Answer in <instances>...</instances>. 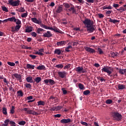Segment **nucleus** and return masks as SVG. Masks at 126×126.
Listing matches in <instances>:
<instances>
[{"label":"nucleus","instance_id":"4be33fe9","mask_svg":"<svg viewBox=\"0 0 126 126\" xmlns=\"http://www.w3.org/2000/svg\"><path fill=\"white\" fill-rule=\"evenodd\" d=\"M24 94L23 92H22V90H19L17 91V96L20 97H23Z\"/></svg>","mask_w":126,"mask_h":126},{"label":"nucleus","instance_id":"4468645a","mask_svg":"<svg viewBox=\"0 0 126 126\" xmlns=\"http://www.w3.org/2000/svg\"><path fill=\"white\" fill-rule=\"evenodd\" d=\"M65 44H67V42H65V41H60L57 42L56 45L59 46H61L65 45Z\"/></svg>","mask_w":126,"mask_h":126},{"label":"nucleus","instance_id":"0e129e2a","mask_svg":"<svg viewBox=\"0 0 126 126\" xmlns=\"http://www.w3.org/2000/svg\"><path fill=\"white\" fill-rule=\"evenodd\" d=\"M99 18H103L104 17V15L103 14L99 13L98 14Z\"/></svg>","mask_w":126,"mask_h":126},{"label":"nucleus","instance_id":"09e8293b","mask_svg":"<svg viewBox=\"0 0 126 126\" xmlns=\"http://www.w3.org/2000/svg\"><path fill=\"white\" fill-rule=\"evenodd\" d=\"M18 125L20 126H24V125H26V121H22L18 122Z\"/></svg>","mask_w":126,"mask_h":126},{"label":"nucleus","instance_id":"cd10ccee","mask_svg":"<svg viewBox=\"0 0 126 126\" xmlns=\"http://www.w3.org/2000/svg\"><path fill=\"white\" fill-rule=\"evenodd\" d=\"M17 11L18 12H25V9H24V7H21L17 9Z\"/></svg>","mask_w":126,"mask_h":126},{"label":"nucleus","instance_id":"338daca9","mask_svg":"<svg viewBox=\"0 0 126 126\" xmlns=\"http://www.w3.org/2000/svg\"><path fill=\"white\" fill-rule=\"evenodd\" d=\"M113 7L117 8V7H119V6H120V5H119V4L114 3L113 4Z\"/></svg>","mask_w":126,"mask_h":126},{"label":"nucleus","instance_id":"13d9d810","mask_svg":"<svg viewBox=\"0 0 126 126\" xmlns=\"http://www.w3.org/2000/svg\"><path fill=\"white\" fill-rule=\"evenodd\" d=\"M69 67H70V65L69 64H68L67 65L64 66V67H63V69H66L69 68Z\"/></svg>","mask_w":126,"mask_h":126},{"label":"nucleus","instance_id":"1a4fd4ad","mask_svg":"<svg viewBox=\"0 0 126 126\" xmlns=\"http://www.w3.org/2000/svg\"><path fill=\"white\" fill-rule=\"evenodd\" d=\"M60 123L62 124H67L72 123V121L70 120V119H62L61 121H60Z\"/></svg>","mask_w":126,"mask_h":126},{"label":"nucleus","instance_id":"c03bdc74","mask_svg":"<svg viewBox=\"0 0 126 126\" xmlns=\"http://www.w3.org/2000/svg\"><path fill=\"white\" fill-rule=\"evenodd\" d=\"M61 90L62 91L63 95L67 94V90H65L64 88H62Z\"/></svg>","mask_w":126,"mask_h":126},{"label":"nucleus","instance_id":"a18cd8bd","mask_svg":"<svg viewBox=\"0 0 126 126\" xmlns=\"http://www.w3.org/2000/svg\"><path fill=\"white\" fill-rule=\"evenodd\" d=\"M97 79L98 80H100V81H101V82L106 81V80L103 79V77H97Z\"/></svg>","mask_w":126,"mask_h":126},{"label":"nucleus","instance_id":"473e14b6","mask_svg":"<svg viewBox=\"0 0 126 126\" xmlns=\"http://www.w3.org/2000/svg\"><path fill=\"white\" fill-rule=\"evenodd\" d=\"M8 19H9V21H10V22L14 21V22H16V18H15V17L8 18Z\"/></svg>","mask_w":126,"mask_h":126},{"label":"nucleus","instance_id":"58836bf2","mask_svg":"<svg viewBox=\"0 0 126 126\" xmlns=\"http://www.w3.org/2000/svg\"><path fill=\"white\" fill-rule=\"evenodd\" d=\"M113 103V101L111 99H107L105 101L106 104H111Z\"/></svg>","mask_w":126,"mask_h":126},{"label":"nucleus","instance_id":"4c0bfd02","mask_svg":"<svg viewBox=\"0 0 126 126\" xmlns=\"http://www.w3.org/2000/svg\"><path fill=\"white\" fill-rule=\"evenodd\" d=\"M45 105V102L43 101H38V106H44Z\"/></svg>","mask_w":126,"mask_h":126},{"label":"nucleus","instance_id":"5701e85b","mask_svg":"<svg viewBox=\"0 0 126 126\" xmlns=\"http://www.w3.org/2000/svg\"><path fill=\"white\" fill-rule=\"evenodd\" d=\"M54 53L57 54V55H62L63 52L60 51V49H57L55 50Z\"/></svg>","mask_w":126,"mask_h":126},{"label":"nucleus","instance_id":"423d86ee","mask_svg":"<svg viewBox=\"0 0 126 126\" xmlns=\"http://www.w3.org/2000/svg\"><path fill=\"white\" fill-rule=\"evenodd\" d=\"M23 111L27 112V114H28L29 115H33L34 116H37L39 115L38 113H37L32 110H29V108H23Z\"/></svg>","mask_w":126,"mask_h":126},{"label":"nucleus","instance_id":"b1692460","mask_svg":"<svg viewBox=\"0 0 126 126\" xmlns=\"http://www.w3.org/2000/svg\"><path fill=\"white\" fill-rule=\"evenodd\" d=\"M91 92L89 90H85L83 92V94L85 96H87L89 94H90Z\"/></svg>","mask_w":126,"mask_h":126},{"label":"nucleus","instance_id":"bb28decb","mask_svg":"<svg viewBox=\"0 0 126 126\" xmlns=\"http://www.w3.org/2000/svg\"><path fill=\"white\" fill-rule=\"evenodd\" d=\"M124 89H125V85L121 84L118 85V89L119 90H124Z\"/></svg>","mask_w":126,"mask_h":126},{"label":"nucleus","instance_id":"a19ab883","mask_svg":"<svg viewBox=\"0 0 126 126\" xmlns=\"http://www.w3.org/2000/svg\"><path fill=\"white\" fill-rule=\"evenodd\" d=\"M2 8V10H3V11H5V12H8V9H7V8L5 6H2L1 7Z\"/></svg>","mask_w":126,"mask_h":126},{"label":"nucleus","instance_id":"79ce46f5","mask_svg":"<svg viewBox=\"0 0 126 126\" xmlns=\"http://www.w3.org/2000/svg\"><path fill=\"white\" fill-rule=\"evenodd\" d=\"M28 16V13H27V11H26V13H23L21 15V17L23 18L24 17H27Z\"/></svg>","mask_w":126,"mask_h":126},{"label":"nucleus","instance_id":"6ab92c4d","mask_svg":"<svg viewBox=\"0 0 126 126\" xmlns=\"http://www.w3.org/2000/svg\"><path fill=\"white\" fill-rule=\"evenodd\" d=\"M40 81H41V78L40 77H36L35 79H34V82H35L36 84L39 83Z\"/></svg>","mask_w":126,"mask_h":126},{"label":"nucleus","instance_id":"5fc2aeb1","mask_svg":"<svg viewBox=\"0 0 126 126\" xmlns=\"http://www.w3.org/2000/svg\"><path fill=\"white\" fill-rule=\"evenodd\" d=\"M50 111H60V110H57V108H56V107H52L51 109H50Z\"/></svg>","mask_w":126,"mask_h":126},{"label":"nucleus","instance_id":"c9c22d12","mask_svg":"<svg viewBox=\"0 0 126 126\" xmlns=\"http://www.w3.org/2000/svg\"><path fill=\"white\" fill-rule=\"evenodd\" d=\"M113 7L111 6V5H109L108 6H104L102 7V9L104 10V9H112Z\"/></svg>","mask_w":126,"mask_h":126},{"label":"nucleus","instance_id":"de8ad7c7","mask_svg":"<svg viewBox=\"0 0 126 126\" xmlns=\"http://www.w3.org/2000/svg\"><path fill=\"white\" fill-rule=\"evenodd\" d=\"M16 22V24H17V25H20L21 24V21L18 19H16V22Z\"/></svg>","mask_w":126,"mask_h":126},{"label":"nucleus","instance_id":"864d4df0","mask_svg":"<svg viewBox=\"0 0 126 126\" xmlns=\"http://www.w3.org/2000/svg\"><path fill=\"white\" fill-rule=\"evenodd\" d=\"M10 111V113L13 114L14 113V106H12V107H11V109Z\"/></svg>","mask_w":126,"mask_h":126},{"label":"nucleus","instance_id":"bf43d9fd","mask_svg":"<svg viewBox=\"0 0 126 126\" xmlns=\"http://www.w3.org/2000/svg\"><path fill=\"white\" fill-rule=\"evenodd\" d=\"M29 57L32 58V59L34 60L36 56L33 55H29Z\"/></svg>","mask_w":126,"mask_h":126},{"label":"nucleus","instance_id":"603ef678","mask_svg":"<svg viewBox=\"0 0 126 126\" xmlns=\"http://www.w3.org/2000/svg\"><path fill=\"white\" fill-rule=\"evenodd\" d=\"M70 45H72V46H75L78 45V42H70Z\"/></svg>","mask_w":126,"mask_h":126},{"label":"nucleus","instance_id":"c85d7f7f","mask_svg":"<svg viewBox=\"0 0 126 126\" xmlns=\"http://www.w3.org/2000/svg\"><path fill=\"white\" fill-rule=\"evenodd\" d=\"M83 70H84L82 67H78L75 68V71H77L78 72H80V71Z\"/></svg>","mask_w":126,"mask_h":126},{"label":"nucleus","instance_id":"0eeeda50","mask_svg":"<svg viewBox=\"0 0 126 126\" xmlns=\"http://www.w3.org/2000/svg\"><path fill=\"white\" fill-rule=\"evenodd\" d=\"M57 74L59 75V77L61 79L65 78V77L67 76V72L64 71H58Z\"/></svg>","mask_w":126,"mask_h":126},{"label":"nucleus","instance_id":"ddd939ff","mask_svg":"<svg viewBox=\"0 0 126 126\" xmlns=\"http://www.w3.org/2000/svg\"><path fill=\"white\" fill-rule=\"evenodd\" d=\"M26 81H27V82L29 83H34V81L33 80V77H32L31 76L27 77V78H26Z\"/></svg>","mask_w":126,"mask_h":126},{"label":"nucleus","instance_id":"dca6fc26","mask_svg":"<svg viewBox=\"0 0 126 126\" xmlns=\"http://www.w3.org/2000/svg\"><path fill=\"white\" fill-rule=\"evenodd\" d=\"M26 67L27 69H34V68H35V66L34 65H32L31 64H27L26 65Z\"/></svg>","mask_w":126,"mask_h":126},{"label":"nucleus","instance_id":"72a5a7b5","mask_svg":"<svg viewBox=\"0 0 126 126\" xmlns=\"http://www.w3.org/2000/svg\"><path fill=\"white\" fill-rule=\"evenodd\" d=\"M112 10H108L105 12L106 16H111V13H112Z\"/></svg>","mask_w":126,"mask_h":126},{"label":"nucleus","instance_id":"f257e3e1","mask_svg":"<svg viewBox=\"0 0 126 126\" xmlns=\"http://www.w3.org/2000/svg\"><path fill=\"white\" fill-rule=\"evenodd\" d=\"M31 21L33 23H35L36 24H39L40 25V27H42V28H44V29L52 30V31H54L55 32H60V31L58 30V28H57L56 27H54V28H53L52 27L47 26L42 24L41 19L38 18V19H37L36 18L34 17L31 18Z\"/></svg>","mask_w":126,"mask_h":126},{"label":"nucleus","instance_id":"6e6d98bb","mask_svg":"<svg viewBox=\"0 0 126 126\" xmlns=\"http://www.w3.org/2000/svg\"><path fill=\"white\" fill-rule=\"evenodd\" d=\"M7 64L10 66H14V63L10 62H7Z\"/></svg>","mask_w":126,"mask_h":126},{"label":"nucleus","instance_id":"3c124183","mask_svg":"<svg viewBox=\"0 0 126 126\" xmlns=\"http://www.w3.org/2000/svg\"><path fill=\"white\" fill-rule=\"evenodd\" d=\"M25 86L27 89H31V88H32V85L31 84L27 83L26 84Z\"/></svg>","mask_w":126,"mask_h":126},{"label":"nucleus","instance_id":"2f4dec72","mask_svg":"<svg viewBox=\"0 0 126 126\" xmlns=\"http://www.w3.org/2000/svg\"><path fill=\"white\" fill-rule=\"evenodd\" d=\"M119 74L123 75L126 72V69H119Z\"/></svg>","mask_w":126,"mask_h":126},{"label":"nucleus","instance_id":"6e6552de","mask_svg":"<svg viewBox=\"0 0 126 126\" xmlns=\"http://www.w3.org/2000/svg\"><path fill=\"white\" fill-rule=\"evenodd\" d=\"M84 49H85V51L87 52L88 53H90V54H94L95 52V49L87 46L84 47Z\"/></svg>","mask_w":126,"mask_h":126},{"label":"nucleus","instance_id":"a878e982","mask_svg":"<svg viewBox=\"0 0 126 126\" xmlns=\"http://www.w3.org/2000/svg\"><path fill=\"white\" fill-rule=\"evenodd\" d=\"M45 69V66L43 65H39L38 67H36V69L39 70H42Z\"/></svg>","mask_w":126,"mask_h":126},{"label":"nucleus","instance_id":"412c9836","mask_svg":"<svg viewBox=\"0 0 126 126\" xmlns=\"http://www.w3.org/2000/svg\"><path fill=\"white\" fill-rule=\"evenodd\" d=\"M33 31V27L29 26L27 27L25 32H32Z\"/></svg>","mask_w":126,"mask_h":126},{"label":"nucleus","instance_id":"7ed1b4c3","mask_svg":"<svg viewBox=\"0 0 126 126\" xmlns=\"http://www.w3.org/2000/svg\"><path fill=\"white\" fill-rule=\"evenodd\" d=\"M101 71L102 72V73H107V75L109 77H112V76H114V74H112V71H113V69L111 67L104 66L103 68H102V69H101Z\"/></svg>","mask_w":126,"mask_h":126},{"label":"nucleus","instance_id":"a211bd4d","mask_svg":"<svg viewBox=\"0 0 126 126\" xmlns=\"http://www.w3.org/2000/svg\"><path fill=\"white\" fill-rule=\"evenodd\" d=\"M63 10V7L59 6L57 9V10H56V12L57 13H61V12H62Z\"/></svg>","mask_w":126,"mask_h":126},{"label":"nucleus","instance_id":"9d476101","mask_svg":"<svg viewBox=\"0 0 126 126\" xmlns=\"http://www.w3.org/2000/svg\"><path fill=\"white\" fill-rule=\"evenodd\" d=\"M13 76L15 78L17 79L19 82H22V76H21V74H19L18 73H15L13 74Z\"/></svg>","mask_w":126,"mask_h":126},{"label":"nucleus","instance_id":"ea45409f","mask_svg":"<svg viewBox=\"0 0 126 126\" xmlns=\"http://www.w3.org/2000/svg\"><path fill=\"white\" fill-rule=\"evenodd\" d=\"M22 49L26 50H32V47H27L26 45H22Z\"/></svg>","mask_w":126,"mask_h":126},{"label":"nucleus","instance_id":"f8f14e48","mask_svg":"<svg viewBox=\"0 0 126 126\" xmlns=\"http://www.w3.org/2000/svg\"><path fill=\"white\" fill-rule=\"evenodd\" d=\"M20 28H21V26L18 25L16 26L15 27H12L11 31H12V32H13L14 31H18L19 30V29H20Z\"/></svg>","mask_w":126,"mask_h":126},{"label":"nucleus","instance_id":"f03ea898","mask_svg":"<svg viewBox=\"0 0 126 126\" xmlns=\"http://www.w3.org/2000/svg\"><path fill=\"white\" fill-rule=\"evenodd\" d=\"M83 23L87 28V30L88 32H94L96 30V26L94 25V22L91 21V20L86 18L84 21H83Z\"/></svg>","mask_w":126,"mask_h":126},{"label":"nucleus","instance_id":"393cba45","mask_svg":"<svg viewBox=\"0 0 126 126\" xmlns=\"http://www.w3.org/2000/svg\"><path fill=\"white\" fill-rule=\"evenodd\" d=\"M70 49H72V46L71 45H69L68 46V47H65L64 51H65V52H70V50H69Z\"/></svg>","mask_w":126,"mask_h":126},{"label":"nucleus","instance_id":"2eb2a0df","mask_svg":"<svg viewBox=\"0 0 126 126\" xmlns=\"http://www.w3.org/2000/svg\"><path fill=\"white\" fill-rule=\"evenodd\" d=\"M108 19H109V22H111V23H113L114 24L120 22V20L112 19V18H108Z\"/></svg>","mask_w":126,"mask_h":126},{"label":"nucleus","instance_id":"4d7b16f0","mask_svg":"<svg viewBox=\"0 0 126 126\" xmlns=\"http://www.w3.org/2000/svg\"><path fill=\"white\" fill-rule=\"evenodd\" d=\"M49 99L57 100V97H55L54 96H50V98Z\"/></svg>","mask_w":126,"mask_h":126},{"label":"nucleus","instance_id":"774afa93","mask_svg":"<svg viewBox=\"0 0 126 126\" xmlns=\"http://www.w3.org/2000/svg\"><path fill=\"white\" fill-rule=\"evenodd\" d=\"M111 55L112 56V57H113V58H114V57H115L116 56H117V54H115L114 52H112V53H111Z\"/></svg>","mask_w":126,"mask_h":126},{"label":"nucleus","instance_id":"8fccbe9b","mask_svg":"<svg viewBox=\"0 0 126 126\" xmlns=\"http://www.w3.org/2000/svg\"><path fill=\"white\" fill-rule=\"evenodd\" d=\"M80 124L83 125L84 126H89V124L86 122H84L83 121H80Z\"/></svg>","mask_w":126,"mask_h":126},{"label":"nucleus","instance_id":"39448f33","mask_svg":"<svg viewBox=\"0 0 126 126\" xmlns=\"http://www.w3.org/2000/svg\"><path fill=\"white\" fill-rule=\"evenodd\" d=\"M9 4L12 5V6H18L20 4V0H17L13 1V0H8Z\"/></svg>","mask_w":126,"mask_h":126},{"label":"nucleus","instance_id":"f3484780","mask_svg":"<svg viewBox=\"0 0 126 126\" xmlns=\"http://www.w3.org/2000/svg\"><path fill=\"white\" fill-rule=\"evenodd\" d=\"M42 36H44V37L49 38L50 37H52V34L50 32H46L45 33H44V35H42Z\"/></svg>","mask_w":126,"mask_h":126},{"label":"nucleus","instance_id":"7c9ffc66","mask_svg":"<svg viewBox=\"0 0 126 126\" xmlns=\"http://www.w3.org/2000/svg\"><path fill=\"white\" fill-rule=\"evenodd\" d=\"M55 67L58 69H62L63 68V65L62 64H56V65H55Z\"/></svg>","mask_w":126,"mask_h":126},{"label":"nucleus","instance_id":"20e7f679","mask_svg":"<svg viewBox=\"0 0 126 126\" xmlns=\"http://www.w3.org/2000/svg\"><path fill=\"white\" fill-rule=\"evenodd\" d=\"M112 117H113L114 120L117 121H120L122 120V115L119 114L117 112H111Z\"/></svg>","mask_w":126,"mask_h":126},{"label":"nucleus","instance_id":"9b49d317","mask_svg":"<svg viewBox=\"0 0 126 126\" xmlns=\"http://www.w3.org/2000/svg\"><path fill=\"white\" fill-rule=\"evenodd\" d=\"M44 83H45L46 84H50V85H51L55 84V81L54 80H52V79H50L44 80Z\"/></svg>","mask_w":126,"mask_h":126},{"label":"nucleus","instance_id":"aec40b11","mask_svg":"<svg viewBox=\"0 0 126 126\" xmlns=\"http://www.w3.org/2000/svg\"><path fill=\"white\" fill-rule=\"evenodd\" d=\"M78 88L80 89V90H85V87H84V85L81 83L78 84Z\"/></svg>","mask_w":126,"mask_h":126},{"label":"nucleus","instance_id":"49530a36","mask_svg":"<svg viewBox=\"0 0 126 126\" xmlns=\"http://www.w3.org/2000/svg\"><path fill=\"white\" fill-rule=\"evenodd\" d=\"M97 52H98V54L102 55L103 54V51H102V49L101 48H97Z\"/></svg>","mask_w":126,"mask_h":126},{"label":"nucleus","instance_id":"680f3d73","mask_svg":"<svg viewBox=\"0 0 126 126\" xmlns=\"http://www.w3.org/2000/svg\"><path fill=\"white\" fill-rule=\"evenodd\" d=\"M94 0H86V1L87 2L91 3H94Z\"/></svg>","mask_w":126,"mask_h":126},{"label":"nucleus","instance_id":"69168bd1","mask_svg":"<svg viewBox=\"0 0 126 126\" xmlns=\"http://www.w3.org/2000/svg\"><path fill=\"white\" fill-rule=\"evenodd\" d=\"M121 36H122V35L119 33H117L116 34H114V37H117V38H119Z\"/></svg>","mask_w":126,"mask_h":126},{"label":"nucleus","instance_id":"c756f323","mask_svg":"<svg viewBox=\"0 0 126 126\" xmlns=\"http://www.w3.org/2000/svg\"><path fill=\"white\" fill-rule=\"evenodd\" d=\"M8 125H10V126H16V123L13 121H10V120H8Z\"/></svg>","mask_w":126,"mask_h":126},{"label":"nucleus","instance_id":"e433bc0d","mask_svg":"<svg viewBox=\"0 0 126 126\" xmlns=\"http://www.w3.org/2000/svg\"><path fill=\"white\" fill-rule=\"evenodd\" d=\"M4 124L1 125V126H8V119L5 120L4 121Z\"/></svg>","mask_w":126,"mask_h":126},{"label":"nucleus","instance_id":"f704fd0d","mask_svg":"<svg viewBox=\"0 0 126 126\" xmlns=\"http://www.w3.org/2000/svg\"><path fill=\"white\" fill-rule=\"evenodd\" d=\"M2 114L5 115H7V109L5 107H2Z\"/></svg>","mask_w":126,"mask_h":126},{"label":"nucleus","instance_id":"37998d69","mask_svg":"<svg viewBox=\"0 0 126 126\" xmlns=\"http://www.w3.org/2000/svg\"><path fill=\"white\" fill-rule=\"evenodd\" d=\"M63 5L65 8H69L70 7V5L68 3H64Z\"/></svg>","mask_w":126,"mask_h":126},{"label":"nucleus","instance_id":"e2e57ef3","mask_svg":"<svg viewBox=\"0 0 126 126\" xmlns=\"http://www.w3.org/2000/svg\"><path fill=\"white\" fill-rule=\"evenodd\" d=\"M33 99V96H27V100H32Z\"/></svg>","mask_w":126,"mask_h":126},{"label":"nucleus","instance_id":"052dcab7","mask_svg":"<svg viewBox=\"0 0 126 126\" xmlns=\"http://www.w3.org/2000/svg\"><path fill=\"white\" fill-rule=\"evenodd\" d=\"M31 35L32 36H33L34 37H36V33H35V32H32L31 33Z\"/></svg>","mask_w":126,"mask_h":126}]
</instances>
